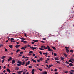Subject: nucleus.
I'll return each instance as SVG.
<instances>
[{
  "label": "nucleus",
  "mask_w": 74,
  "mask_h": 74,
  "mask_svg": "<svg viewBox=\"0 0 74 74\" xmlns=\"http://www.w3.org/2000/svg\"><path fill=\"white\" fill-rule=\"evenodd\" d=\"M47 48L48 49V51H53L52 50V49H50V47H49L47 45Z\"/></svg>",
  "instance_id": "obj_1"
},
{
  "label": "nucleus",
  "mask_w": 74,
  "mask_h": 74,
  "mask_svg": "<svg viewBox=\"0 0 74 74\" xmlns=\"http://www.w3.org/2000/svg\"><path fill=\"white\" fill-rule=\"evenodd\" d=\"M21 42H23L24 44H27V41H25L24 40H22L21 41Z\"/></svg>",
  "instance_id": "obj_2"
},
{
  "label": "nucleus",
  "mask_w": 74,
  "mask_h": 74,
  "mask_svg": "<svg viewBox=\"0 0 74 74\" xmlns=\"http://www.w3.org/2000/svg\"><path fill=\"white\" fill-rule=\"evenodd\" d=\"M22 62L20 61H19V66H21V65H22Z\"/></svg>",
  "instance_id": "obj_3"
},
{
  "label": "nucleus",
  "mask_w": 74,
  "mask_h": 74,
  "mask_svg": "<svg viewBox=\"0 0 74 74\" xmlns=\"http://www.w3.org/2000/svg\"><path fill=\"white\" fill-rule=\"evenodd\" d=\"M41 48H44L45 49H48V48L47 47H46L45 46H41Z\"/></svg>",
  "instance_id": "obj_4"
},
{
  "label": "nucleus",
  "mask_w": 74,
  "mask_h": 74,
  "mask_svg": "<svg viewBox=\"0 0 74 74\" xmlns=\"http://www.w3.org/2000/svg\"><path fill=\"white\" fill-rule=\"evenodd\" d=\"M42 74H48V72H46L45 71L42 73Z\"/></svg>",
  "instance_id": "obj_5"
},
{
  "label": "nucleus",
  "mask_w": 74,
  "mask_h": 74,
  "mask_svg": "<svg viewBox=\"0 0 74 74\" xmlns=\"http://www.w3.org/2000/svg\"><path fill=\"white\" fill-rule=\"evenodd\" d=\"M15 63V60L14 59H13L12 60V64H14Z\"/></svg>",
  "instance_id": "obj_6"
},
{
  "label": "nucleus",
  "mask_w": 74,
  "mask_h": 74,
  "mask_svg": "<svg viewBox=\"0 0 74 74\" xmlns=\"http://www.w3.org/2000/svg\"><path fill=\"white\" fill-rule=\"evenodd\" d=\"M31 61H32L34 63H36L37 62V61L36 60H34L33 59H32L31 60Z\"/></svg>",
  "instance_id": "obj_7"
},
{
  "label": "nucleus",
  "mask_w": 74,
  "mask_h": 74,
  "mask_svg": "<svg viewBox=\"0 0 74 74\" xmlns=\"http://www.w3.org/2000/svg\"><path fill=\"white\" fill-rule=\"evenodd\" d=\"M11 60H12V58H11V57H9V59L8 60V62H9V61H10Z\"/></svg>",
  "instance_id": "obj_8"
},
{
  "label": "nucleus",
  "mask_w": 74,
  "mask_h": 74,
  "mask_svg": "<svg viewBox=\"0 0 74 74\" xmlns=\"http://www.w3.org/2000/svg\"><path fill=\"white\" fill-rule=\"evenodd\" d=\"M7 71L8 72V73H10L11 72V71H10V69L9 68H7Z\"/></svg>",
  "instance_id": "obj_9"
},
{
  "label": "nucleus",
  "mask_w": 74,
  "mask_h": 74,
  "mask_svg": "<svg viewBox=\"0 0 74 74\" xmlns=\"http://www.w3.org/2000/svg\"><path fill=\"white\" fill-rule=\"evenodd\" d=\"M39 60L41 61H42L44 60V58H40Z\"/></svg>",
  "instance_id": "obj_10"
},
{
  "label": "nucleus",
  "mask_w": 74,
  "mask_h": 74,
  "mask_svg": "<svg viewBox=\"0 0 74 74\" xmlns=\"http://www.w3.org/2000/svg\"><path fill=\"white\" fill-rule=\"evenodd\" d=\"M55 60H59V57H56L55 58Z\"/></svg>",
  "instance_id": "obj_11"
},
{
  "label": "nucleus",
  "mask_w": 74,
  "mask_h": 74,
  "mask_svg": "<svg viewBox=\"0 0 74 74\" xmlns=\"http://www.w3.org/2000/svg\"><path fill=\"white\" fill-rule=\"evenodd\" d=\"M26 63L25 62V61H23V62H22V65L23 66V65H24Z\"/></svg>",
  "instance_id": "obj_12"
},
{
  "label": "nucleus",
  "mask_w": 74,
  "mask_h": 74,
  "mask_svg": "<svg viewBox=\"0 0 74 74\" xmlns=\"http://www.w3.org/2000/svg\"><path fill=\"white\" fill-rule=\"evenodd\" d=\"M23 71H19V74H21L22 72H23Z\"/></svg>",
  "instance_id": "obj_13"
},
{
  "label": "nucleus",
  "mask_w": 74,
  "mask_h": 74,
  "mask_svg": "<svg viewBox=\"0 0 74 74\" xmlns=\"http://www.w3.org/2000/svg\"><path fill=\"white\" fill-rule=\"evenodd\" d=\"M69 60H72V61H74V59H73V58H71Z\"/></svg>",
  "instance_id": "obj_14"
},
{
  "label": "nucleus",
  "mask_w": 74,
  "mask_h": 74,
  "mask_svg": "<svg viewBox=\"0 0 74 74\" xmlns=\"http://www.w3.org/2000/svg\"><path fill=\"white\" fill-rule=\"evenodd\" d=\"M9 47L10 48H12V45H9Z\"/></svg>",
  "instance_id": "obj_15"
},
{
  "label": "nucleus",
  "mask_w": 74,
  "mask_h": 74,
  "mask_svg": "<svg viewBox=\"0 0 74 74\" xmlns=\"http://www.w3.org/2000/svg\"><path fill=\"white\" fill-rule=\"evenodd\" d=\"M51 48H52L53 49H54V50H56V47H51Z\"/></svg>",
  "instance_id": "obj_16"
},
{
  "label": "nucleus",
  "mask_w": 74,
  "mask_h": 74,
  "mask_svg": "<svg viewBox=\"0 0 74 74\" xmlns=\"http://www.w3.org/2000/svg\"><path fill=\"white\" fill-rule=\"evenodd\" d=\"M5 56H2L1 57L2 59H4L5 58Z\"/></svg>",
  "instance_id": "obj_17"
},
{
  "label": "nucleus",
  "mask_w": 74,
  "mask_h": 74,
  "mask_svg": "<svg viewBox=\"0 0 74 74\" xmlns=\"http://www.w3.org/2000/svg\"><path fill=\"white\" fill-rule=\"evenodd\" d=\"M64 56H65L66 58H67V54L66 53H64Z\"/></svg>",
  "instance_id": "obj_18"
},
{
  "label": "nucleus",
  "mask_w": 74,
  "mask_h": 74,
  "mask_svg": "<svg viewBox=\"0 0 74 74\" xmlns=\"http://www.w3.org/2000/svg\"><path fill=\"white\" fill-rule=\"evenodd\" d=\"M69 66H73V64L71 63H70Z\"/></svg>",
  "instance_id": "obj_19"
},
{
  "label": "nucleus",
  "mask_w": 74,
  "mask_h": 74,
  "mask_svg": "<svg viewBox=\"0 0 74 74\" xmlns=\"http://www.w3.org/2000/svg\"><path fill=\"white\" fill-rule=\"evenodd\" d=\"M33 41H34V42H38V40H33Z\"/></svg>",
  "instance_id": "obj_20"
},
{
  "label": "nucleus",
  "mask_w": 74,
  "mask_h": 74,
  "mask_svg": "<svg viewBox=\"0 0 74 74\" xmlns=\"http://www.w3.org/2000/svg\"><path fill=\"white\" fill-rule=\"evenodd\" d=\"M66 52H67V53H68V52H69L70 51L68 50V49H66Z\"/></svg>",
  "instance_id": "obj_21"
},
{
  "label": "nucleus",
  "mask_w": 74,
  "mask_h": 74,
  "mask_svg": "<svg viewBox=\"0 0 74 74\" xmlns=\"http://www.w3.org/2000/svg\"><path fill=\"white\" fill-rule=\"evenodd\" d=\"M54 56H56V53H54Z\"/></svg>",
  "instance_id": "obj_22"
},
{
  "label": "nucleus",
  "mask_w": 74,
  "mask_h": 74,
  "mask_svg": "<svg viewBox=\"0 0 74 74\" xmlns=\"http://www.w3.org/2000/svg\"><path fill=\"white\" fill-rule=\"evenodd\" d=\"M56 63H60V62L59 61H56Z\"/></svg>",
  "instance_id": "obj_23"
},
{
  "label": "nucleus",
  "mask_w": 74,
  "mask_h": 74,
  "mask_svg": "<svg viewBox=\"0 0 74 74\" xmlns=\"http://www.w3.org/2000/svg\"><path fill=\"white\" fill-rule=\"evenodd\" d=\"M19 69V68H18V67H16L15 68V70H18Z\"/></svg>",
  "instance_id": "obj_24"
},
{
  "label": "nucleus",
  "mask_w": 74,
  "mask_h": 74,
  "mask_svg": "<svg viewBox=\"0 0 74 74\" xmlns=\"http://www.w3.org/2000/svg\"><path fill=\"white\" fill-rule=\"evenodd\" d=\"M43 54H44V55H47V54H48V53H47V52L44 53H43Z\"/></svg>",
  "instance_id": "obj_25"
},
{
  "label": "nucleus",
  "mask_w": 74,
  "mask_h": 74,
  "mask_svg": "<svg viewBox=\"0 0 74 74\" xmlns=\"http://www.w3.org/2000/svg\"><path fill=\"white\" fill-rule=\"evenodd\" d=\"M28 63V64L29 65H30V61H29Z\"/></svg>",
  "instance_id": "obj_26"
},
{
  "label": "nucleus",
  "mask_w": 74,
  "mask_h": 74,
  "mask_svg": "<svg viewBox=\"0 0 74 74\" xmlns=\"http://www.w3.org/2000/svg\"><path fill=\"white\" fill-rule=\"evenodd\" d=\"M39 49H40V50H44V49L42 48H39Z\"/></svg>",
  "instance_id": "obj_27"
},
{
  "label": "nucleus",
  "mask_w": 74,
  "mask_h": 74,
  "mask_svg": "<svg viewBox=\"0 0 74 74\" xmlns=\"http://www.w3.org/2000/svg\"><path fill=\"white\" fill-rule=\"evenodd\" d=\"M15 47L17 48H19V45L16 46Z\"/></svg>",
  "instance_id": "obj_28"
},
{
  "label": "nucleus",
  "mask_w": 74,
  "mask_h": 74,
  "mask_svg": "<svg viewBox=\"0 0 74 74\" xmlns=\"http://www.w3.org/2000/svg\"><path fill=\"white\" fill-rule=\"evenodd\" d=\"M61 60H63L64 59V58H63V57H61Z\"/></svg>",
  "instance_id": "obj_29"
},
{
  "label": "nucleus",
  "mask_w": 74,
  "mask_h": 74,
  "mask_svg": "<svg viewBox=\"0 0 74 74\" xmlns=\"http://www.w3.org/2000/svg\"><path fill=\"white\" fill-rule=\"evenodd\" d=\"M39 53L40 54V55H42V53L41 52V51H40L39 52Z\"/></svg>",
  "instance_id": "obj_30"
},
{
  "label": "nucleus",
  "mask_w": 74,
  "mask_h": 74,
  "mask_svg": "<svg viewBox=\"0 0 74 74\" xmlns=\"http://www.w3.org/2000/svg\"><path fill=\"white\" fill-rule=\"evenodd\" d=\"M13 40H14V39L13 38H11L10 39V41H13Z\"/></svg>",
  "instance_id": "obj_31"
},
{
  "label": "nucleus",
  "mask_w": 74,
  "mask_h": 74,
  "mask_svg": "<svg viewBox=\"0 0 74 74\" xmlns=\"http://www.w3.org/2000/svg\"><path fill=\"white\" fill-rule=\"evenodd\" d=\"M4 49H5V52H6V51H8V50L6 48H5Z\"/></svg>",
  "instance_id": "obj_32"
},
{
  "label": "nucleus",
  "mask_w": 74,
  "mask_h": 74,
  "mask_svg": "<svg viewBox=\"0 0 74 74\" xmlns=\"http://www.w3.org/2000/svg\"><path fill=\"white\" fill-rule=\"evenodd\" d=\"M52 66H53V65L52 64H51L49 65V67H52Z\"/></svg>",
  "instance_id": "obj_33"
},
{
  "label": "nucleus",
  "mask_w": 74,
  "mask_h": 74,
  "mask_svg": "<svg viewBox=\"0 0 74 74\" xmlns=\"http://www.w3.org/2000/svg\"><path fill=\"white\" fill-rule=\"evenodd\" d=\"M27 48V46H25V47H24V50H25V49H26V48Z\"/></svg>",
  "instance_id": "obj_34"
},
{
  "label": "nucleus",
  "mask_w": 74,
  "mask_h": 74,
  "mask_svg": "<svg viewBox=\"0 0 74 74\" xmlns=\"http://www.w3.org/2000/svg\"><path fill=\"white\" fill-rule=\"evenodd\" d=\"M27 48V46H25V47H24V50H25V49H26V48Z\"/></svg>",
  "instance_id": "obj_35"
},
{
  "label": "nucleus",
  "mask_w": 74,
  "mask_h": 74,
  "mask_svg": "<svg viewBox=\"0 0 74 74\" xmlns=\"http://www.w3.org/2000/svg\"><path fill=\"white\" fill-rule=\"evenodd\" d=\"M69 62H71V63H73V61H71V60H69Z\"/></svg>",
  "instance_id": "obj_36"
},
{
  "label": "nucleus",
  "mask_w": 74,
  "mask_h": 74,
  "mask_svg": "<svg viewBox=\"0 0 74 74\" xmlns=\"http://www.w3.org/2000/svg\"><path fill=\"white\" fill-rule=\"evenodd\" d=\"M28 63L27 62L26 63V64H25V66H27V65H28Z\"/></svg>",
  "instance_id": "obj_37"
},
{
  "label": "nucleus",
  "mask_w": 74,
  "mask_h": 74,
  "mask_svg": "<svg viewBox=\"0 0 74 74\" xmlns=\"http://www.w3.org/2000/svg\"><path fill=\"white\" fill-rule=\"evenodd\" d=\"M20 54H21V55H22V54H23V52H20Z\"/></svg>",
  "instance_id": "obj_38"
},
{
  "label": "nucleus",
  "mask_w": 74,
  "mask_h": 74,
  "mask_svg": "<svg viewBox=\"0 0 74 74\" xmlns=\"http://www.w3.org/2000/svg\"><path fill=\"white\" fill-rule=\"evenodd\" d=\"M70 52H72V53H73V50H70Z\"/></svg>",
  "instance_id": "obj_39"
},
{
  "label": "nucleus",
  "mask_w": 74,
  "mask_h": 74,
  "mask_svg": "<svg viewBox=\"0 0 74 74\" xmlns=\"http://www.w3.org/2000/svg\"><path fill=\"white\" fill-rule=\"evenodd\" d=\"M33 48H34V47H33L32 46L30 47V48H31V49H33Z\"/></svg>",
  "instance_id": "obj_40"
},
{
  "label": "nucleus",
  "mask_w": 74,
  "mask_h": 74,
  "mask_svg": "<svg viewBox=\"0 0 74 74\" xmlns=\"http://www.w3.org/2000/svg\"><path fill=\"white\" fill-rule=\"evenodd\" d=\"M36 49V48L34 47L32 49L33 50H34V49Z\"/></svg>",
  "instance_id": "obj_41"
},
{
  "label": "nucleus",
  "mask_w": 74,
  "mask_h": 74,
  "mask_svg": "<svg viewBox=\"0 0 74 74\" xmlns=\"http://www.w3.org/2000/svg\"><path fill=\"white\" fill-rule=\"evenodd\" d=\"M34 69H33L32 70L31 73H32V72H34Z\"/></svg>",
  "instance_id": "obj_42"
},
{
  "label": "nucleus",
  "mask_w": 74,
  "mask_h": 74,
  "mask_svg": "<svg viewBox=\"0 0 74 74\" xmlns=\"http://www.w3.org/2000/svg\"><path fill=\"white\" fill-rule=\"evenodd\" d=\"M50 59L48 58H47V60H46V61H48V60H49Z\"/></svg>",
  "instance_id": "obj_43"
},
{
  "label": "nucleus",
  "mask_w": 74,
  "mask_h": 74,
  "mask_svg": "<svg viewBox=\"0 0 74 74\" xmlns=\"http://www.w3.org/2000/svg\"><path fill=\"white\" fill-rule=\"evenodd\" d=\"M54 71L56 72L58 71V69H56L54 70Z\"/></svg>",
  "instance_id": "obj_44"
},
{
  "label": "nucleus",
  "mask_w": 74,
  "mask_h": 74,
  "mask_svg": "<svg viewBox=\"0 0 74 74\" xmlns=\"http://www.w3.org/2000/svg\"><path fill=\"white\" fill-rule=\"evenodd\" d=\"M41 42H42V43H45V42L43 41H41Z\"/></svg>",
  "instance_id": "obj_45"
},
{
  "label": "nucleus",
  "mask_w": 74,
  "mask_h": 74,
  "mask_svg": "<svg viewBox=\"0 0 74 74\" xmlns=\"http://www.w3.org/2000/svg\"><path fill=\"white\" fill-rule=\"evenodd\" d=\"M65 63H67V64H69V63L68 62H67V61H66L65 62Z\"/></svg>",
  "instance_id": "obj_46"
},
{
  "label": "nucleus",
  "mask_w": 74,
  "mask_h": 74,
  "mask_svg": "<svg viewBox=\"0 0 74 74\" xmlns=\"http://www.w3.org/2000/svg\"><path fill=\"white\" fill-rule=\"evenodd\" d=\"M29 53H33V51H30Z\"/></svg>",
  "instance_id": "obj_47"
},
{
  "label": "nucleus",
  "mask_w": 74,
  "mask_h": 74,
  "mask_svg": "<svg viewBox=\"0 0 74 74\" xmlns=\"http://www.w3.org/2000/svg\"><path fill=\"white\" fill-rule=\"evenodd\" d=\"M65 48H66V49H69V47H67V46L66 47H65Z\"/></svg>",
  "instance_id": "obj_48"
},
{
  "label": "nucleus",
  "mask_w": 74,
  "mask_h": 74,
  "mask_svg": "<svg viewBox=\"0 0 74 74\" xmlns=\"http://www.w3.org/2000/svg\"><path fill=\"white\" fill-rule=\"evenodd\" d=\"M29 68H30V69H32V66H29Z\"/></svg>",
  "instance_id": "obj_49"
},
{
  "label": "nucleus",
  "mask_w": 74,
  "mask_h": 74,
  "mask_svg": "<svg viewBox=\"0 0 74 74\" xmlns=\"http://www.w3.org/2000/svg\"><path fill=\"white\" fill-rule=\"evenodd\" d=\"M21 40H25V39L24 38H21Z\"/></svg>",
  "instance_id": "obj_50"
},
{
  "label": "nucleus",
  "mask_w": 74,
  "mask_h": 74,
  "mask_svg": "<svg viewBox=\"0 0 74 74\" xmlns=\"http://www.w3.org/2000/svg\"><path fill=\"white\" fill-rule=\"evenodd\" d=\"M26 74V72H23V74Z\"/></svg>",
  "instance_id": "obj_51"
},
{
  "label": "nucleus",
  "mask_w": 74,
  "mask_h": 74,
  "mask_svg": "<svg viewBox=\"0 0 74 74\" xmlns=\"http://www.w3.org/2000/svg\"><path fill=\"white\" fill-rule=\"evenodd\" d=\"M43 40H46V38H43Z\"/></svg>",
  "instance_id": "obj_52"
},
{
  "label": "nucleus",
  "mask_w": 74,
  "mask_h": 74,
  "mask_svg": "<svg viewBox=\"0 0 74 74\" xmlns=\"http://www.w3.org/2000/svg\"><path fill=\"white\" fill-rule=\"evenodd\" d=\"M4 60H3L2 62V63H4Z\"/></svg>",
  "instance_id": "obj_53"
},
{
  "label": "nucleus",
  "mask_w": 74,
  "mask_h": 74,
  "mask_svg": "<svg viewBox=\"0 0 74 74\" xmlns=\"http://www.w3.org/2000/svg\"><path fill=\"white\" fill-rule=\"evenodd\" d=\"M35 43H34V42H31V44H35Z\"/></svg>",
  "instance_id": "obj_54"
},
{
  "label": "nucleus",
  "mask_w": 74,
  "mask_h": 74,
  "mask_svg": "<svg viewBox=\"0 0 74 74\" xmlns=\"http://www.w3.org/2000/svg\"><path fill=\"white\" fill-rule=\"evenodd\" d=\"M25 59H28L29 58V57H25Z\"/></svg>",
  "instance_id": "obj_55"
},
{
  "label": "nucleus",
  "mask_w": 74,
  "mask_h": 74,
  "mask_svg": "<svg viewBox=\"0 0 74 74\" xmlns=\"http://www.w3.org/2000/svg\"><path fill=\"white\" fill-rule=\"evenodd\" d=\"M24 34L25 35V37H27V36H26V34L24 33Z\"/></svg>",
  "instance_id": "obj_56"
},
{
  "label": "nucleus",
  "mask_w": 74,
  "mask_h": 74,
  "mask_svg": "<svg viewBox=\"0 0 74 74\" xmlns=\"http://www.w3.org/2000/svg\"><path fill=\"white\" fill-rule=\"evenodd\" d=\"M25 49V47H22L21 48V49Z\"/></svg>",
  "instance_id": "obj_57"
},
{
  "label": "nucleus",
  "mask_w": 74,
  "mask_h": 74,
  "mask_svg": "<svg viewBox=\"0 0 74 74\" xmlns=\"http://www.w3.org/2000/svg\"><path fill=\"white\" fill-rule=\"evenodd\" d=\"M37 61L38 62H40V60H37Z\"/></svg>",
  "instance_id": "obj_58"
},
{
  "label": "nucleus",
  "mask_w": 74,
  "mask_h": 74,
  "mask_svg": "<svg viewBox=\"0 0 74 74\" xmlns=\"http://www.w3.org/2000/svg\"><path fill=\"white\" fill-rule=\"evenodd\" d=\"M8 40L9 41V40H10V38L9 37H8Z\"/></svg>",
  "instance_id": "obj_59"
},
{
  "label": "nucleus",
  "mask_w": 74,
  "mask_h": 74,
  "mask_svg": "<svg viewBox=\"0 0 74 74\" xmlns=\"http://www.w3.org/2000/svg\"><path fill=\"white\" fill-rule=\"evenodd\" d=\"M3 45L2 44H1L0 45V47H2V46H3Z\"/></svg>",
  "instance_id": "obj_60"
},
{
  "label": "nucleus",
  "mask_w": 74,
  "mask_h": 74,
  "mask_svg": "<svg viewBox=\"0 0 74 74\" xmlns=\"http://www.w3.org/2000/svg\"><path fill=\"white\" fill-rule=\"evenodd\" d=\"M3 73H5L6 72V71H5V70H4L3 71Z\"/></svg>",
  "instance_id": "obj_61"
},
{
  "label": "nucleus",
  "mask_w": 74,
  "mask_h": 74,
  "mask_svg": "<svg viewBox=\"0 0 74 74\" xmlns=\"http://www.w3.org/2000/svg\"><path fill=\"white\" fill-rule=\"evenodd\" d=\"M16 52H17V53L19 52V49H18L16 51Z\"/></svg>",
  "instance_id": "obj_62"
},
{
  "label": "nucleus",
  "mask_w": 74,
  "mask_h": 74,
  "mask_svg": "<svg viewBox=\"0 0 74 74\" xmlns=\"http://www.w3.org/2000/svg\"><path fill=\"white\" fill-rule=\"evenodd\" d=\"M36 56V55H35V54H34L33 55V56Z\"/></svg>",
  "instance_id": "obj_63"
},
{
  "label": "nucleus",
  "mask_w": 74,
  "mask_h": 74,
  "mask_svg": "<svg viewBox=\"0 0 74 74\" xmlns=\"http://www.w3.org/2000/svg\"><path fill=\"white\" fill-rule=\"evenodd\" d=\"M72 72L71 71L70 72V74H73L72 73Z\"/></svg>",
  "instance_id": "obj_64"
}]
</instances>
